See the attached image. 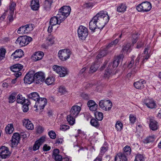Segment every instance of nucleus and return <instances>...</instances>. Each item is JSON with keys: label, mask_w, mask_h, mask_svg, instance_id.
Instances as JSON below:
<instances>
[{"label": "nucleus", "mask_w": 161, "mask_h": 161, "mask_svg": "<svg viewBox=\"0 0 161 161\" xmlns=\"http://www.w3.org/2000/svg\"><path fill=\"white\" fill-rule=\"evenodd\" d=\"M109 17L106 11H101L94 16L89 24V28L93 32L96 29L101 30L108 22Z\"/></svg>", "instance_id": "f257e3e1"}, {"label": "nucleus", "mask_w": 161, "mask_h": 161, "mask_svg": "<svg viewBox=\"0 0 161 161\" xmlns=\"http://www.w3.org/2000/svg\"><path fill=\"white\" fill-rule=\"evenodd\" d=\"M32 41V38L31 37L24 36L19 37L16 41V43L21 47H23L28 45Z\"/></svg>", "instance_id": "f03ea898"}, {"label": "nucleus", "mask_w": 161, "mask_h": 161, "mask_svg": "<svg viewBox=\"0 0 161 161\" xmlns=\"http://www.w3.org/2000/svg\"><path fill=\"white\" fill-rule=\"evenodd\" d=\"M151 8V4L147 2H143L136 7V9L138 11L143 12L149 11Z\"/></svg>", "instance_id": "7ed1b4c3"}, {"label": "nucleus", "mask_w": 161, "mask_h": 161, "mask_svg": "<svg viewBox=\"0 0 161 161\" xmlns=\"http://www.w3.org/2000/svg\"><path fill=\"white\" fill-rule=\"evenodd\" d=\"M71 54V52L69 50L62 49L59 51L58 56L60 60L64 61L69 59Z\"/></svg>", "instance_id": "20e7f679"}, {"label": "nucleus", "mask_w": 161, "mask_h": 161, "mask_svg": "<svg viewBox=\"0 0 161 161\" xmlns=\"http://www.w3.org/2000/svg\"><path fill=\"white\" fill-rule=\"evenodd\" d=\"M77 32L79 38L81 40H85L88 34L87 29L82 25L79 26Z\"/></svg>", "instance_id": "39448f33"}, {"label": "nucleus", "mask_w": 161, "mask_h": 161, "mask_svg": "<svg viewBox=\"0 0 161 161\" xmlns=\"http://www.w3.org/2000/svg\"><path fill=\"white\" fill-rule=\"evenodd\" d=\"M8 147L5 146H2L0 147V161L3 159L8 158L10 155Z\"/></svg>", "instance_id": "423d86ee"}, {"label": "nucleus", "mask_w": 161, "mask_h": 161, "mask_svg": "<svg viewBox=\"0 0 161 161\" xmlns=\"http://www.w3.org/2000/svg\"><path fill=\"white\" fill-rule=\"evenodd\" d=\"M28 97L30 99L36 101L34 107L37 108L38 107H40V97L39 94L36 92H32L27 95Z\"/></svg>", "instance_id": "0eeeda50"}, {"label": "nucleus", "mask_w": 161, "mask_h": 161, "mask_svg": "<svg viewBox=\"0 0 161 161\" xmlns=\"http://www.w3.org/2000/svg\"><path fill=\"white\" fill-rule=\"evenodd\" d=\"M99 105L101 108L105 111L110 110L112 106L111 102L109 100H101Z\"/></svg>", "instance_id": "6e6552de"}, {"label": "nucleus", "mask_w": 161, "mask_h": 161, "mask_svg": "<svg viewBox=\"0 0 161 161\" xmlns=\"http://www.w3.org/2000/svg\"><path fill=\"white\" fill-rule=\"evenodd\" d=\"M33 74L34 70H31L25 75L24 79L25 83L30 84L34 82Z\"/></svg>", "instance_id": "1a4fd4ad"}, {"label": "nucleus", "mask_w": 161, "mask_h": 161, "mask_svg": "<svg viewBox=\"0 0 161 161\" xmlns=\"http://www.w3.org/2000/svg\"><path fill=\"white\" fill-rule=\"evenodd\" d=\"M45 74L41 71V81L44 82L47 85L52 84L55 81L54 78L52 77H50L47 78L45 80Z\"/></svg>", "instance_id": "9d476101"}, {"label": "nucleus", "mask_w": 161, "mask_h": 161, "mask_svg": "<svg viewBox=\"0 0 161 161\" xmlns=\"http://www.w3.org/2000/svg\"><path fill=\"white\" fill-rule=\"evenodd\" d=\"M81 110L80 107L78 105H74L72 107L70 111V114L73 117H76Z\"/></svg>", "instance_id": "9b49d317"}, {"label": "nucleus", "mask_w": 161, "mask_h": 161, "mask_svg": "<svg viewBox=\"0 0 161 161\" xmlns=\"http://www.w3.org/2000/svg\"><path fill=\"white\" fill-rule=\"evenodd\" d=\"M20 139V135L19 133H14L12 137L11 140L12 147L16 146L19 143Z\"/></svg>", "instance_id": "f8f14e48"}, {"label": "nucleus", "mask_w": 161, "mask_h": 161, "mask_svg": "<svg viewBox=\"0 0 161 161\" xmlns=\"http://www.w3.org/2000/svg\"><path fill=\"white\" fill-rule=\"evenodd\" d=\"M123 58V56L122 55H120L117 56L115 58L113 63H111L112 64L110 68H112V70H113L114 69L116 68L119 64V63L122 61Z\"/></svg>", "instance_id": "ddd939ff"}, {"label": "nucleus", "mask_w": 161, "mask_h": 161, "mask_svg": "<svg viewBox=\"0 0 161 161\" xmlns=\"http://www.w3.org/2000/svg\"><path fill=\"white\" fill-rule=\"evenodd\" d=\"M107 48L108 46L104 49L101 50L97 56V58L98 59L103 57L108 53H110L112 51L113 48L108 49Z\"/></svg>", "instance_id": "4468645a"}, {"label": "nucleus", "mask_w": 161, "mask_h": 161, "mask_svg": "<svg viewBox=\"0 0 161 161\" xmlns=\"http://www.w3.org/2000/svg\"><path fill=\"white\" fill-rule=\"evenodd\" d=\"M143 103L148 108L152 109L155 108L156 104L152 99H147L144 100Z\"/></svg>", "instance_id": "2eb2a0df"}, {"label": "nucleus", "mask_w": 161, "mask_h": 161, "mask_svg": "<svg viewBox=\"0 0 161 161\" xmlns=\"http://www.w3.org/2000/svg\"><path fill=\"white\" fill-rule=\"evenodd\" d=\"M24 55L23 52L21 49H18L15 51L11 55V58L13 59L17 58H21Z\"/></svg>", "instance_id": "dca6fc26"}, {"label": "nucleus", "mask_w": 161, "mask_h": 161, "mask_svg": "<svg viewBox=\"0 0 161 161\" xmlns=\"http://www.w3.org/2000/svg\"><path fill=\"white\" fill-rule=\"evenodd\" d=\"M23 125L27 129L32 130L34 128V125L28 119H25L23 121Z\"/></svg>", "instance_id": "f3484780"}, {"label": "nucleus", "mask_w": 161, "mask_h": 161, "mask_svg": "<svg viewBox=\"0 0 161 161\" xmlns=\"http://www.w3.org/2000/svg\"><path fill=\"white\" fill-rule=\"evenodd\" d=\"M87 105L89 109L92 111H96L98 107V105L93 100H90L87 103Z\"/></svg>", "instance_id": "a211bd4d"}, {"label": "nucleus", "mask_w": 161, "mask_h": 161, "mask_svg": "<svg viewBox=\"0 0 161 161\" xmlns=\"http://www.w3.org/2000/svg\"><path fill=\"white\" fill-rule=\"evenodd\" d=\"M145 83V81L143 79H141L138 81L135 82L134 83V86L135 88L137 89H141L144 88V84Z\"/></svg>", "instance_id": "6ab92c4d"}, {"label": "nucleus", "mask_w": 161, "mask_h": 161, "mask_svg": "<svg viewBox=\"0 0 161 161\" xmlns=\"http://www.w3.org/2000/svg\"><path fill=\"white\" fill-rule=\"evenodd\" d=\"M59 10L65 15L68 16L70 14L71 9L70 7L65 6L61 7Z\"/></svg>", "instance_id": "aec40b11"}, {"label": "nucleus", "mask_w": 161, "mask_h": 161, "mask_svg": "<svg viewBox=\"0 0 161 161\" xmlns=\"http://www.w3.org/2000/svg\"><path fill=\"white\" fill-rule=\"evenodd\" d=\"M126 156L122 153H118L115 158V161H127Z\"/></svg>", "instance_id": "412c9836"}, {"label": "nucleus", "mask_w": 161, "mask_h": 161, "mask_svg": "<svg viewBox=\"0 0 161 161\" xmlns=\"http://www.w3.org/2000/svg\"><path fill=\"white\" fill-rule=\"evenodd\" d=\"M40 7L39 0H32L31 3V7L33 10H37Z\"/></svg>", "instance_id": "4be33fe9"}, {"label": "nucleus", "mask_w": 161, "mask_h": 161, "mask_svg": "<svg viewBox=\"0 0 161 161\" xmlns=\"http://www.w3.org/2000/svg\"><path fill=\"white\" fill-rule=\"evenodd\" d=\"M112 64V63H109L107 69L106 70L104 75V77L106 79H108L112 75L113 70H112V68H110Z\"/></svg>", "instance_id": "5701e85b"}, {"label": "nucleus", "mask_w": 161, "mask_h": 161, "mask_svg": "<svg viewBox=\"0 0 161 161\" xmlns=\"http://www.w3.org/2000/svg\"><path fill=\"white\" fill-rule=\"evenodd\" d=\"M23 67L21 64H14L11 67V70L14 72L20 71Z\"/></svg>", "instance_id": "b1692460"}, {"label": "nucleus", "mask_w": 161, "mask_h": 161, "mask_svg": "<svg viewBox=\"0 0 161 161\" xmlns=\"http://www.w3.org/2000/svg\"><path fill=\"white\" fill-rule=\"evenodd\" d=\"M53 2V0H45L43 6L44 10L46 11L49 10Z\"/></svg>", "instance_id": "393cba45"}, {"label": "nucleus", "mask_w": 161, "mask_h": 161, "mask_svg": "<svg viewBox=\"0 0 161 161\" xmlns=\"http://www.w3.org/2000/svg\"><path fill=\"white\" fill-rule=\"evenodd\" d=\"M157 124V122L155 120L153 119H150L149 124V127L150 129L153 130H157L158 128Z\"/></svg>", "instance_id": "a878e982"}, {"label": "nucleus", "mask_w": 161, "mask_h": 161, "mask_svg": "<svg viewBox=\"0 0 161 161\" xmlns=\"http://www.w3.org/2000/svg\"><path fill=\"white\" fill-rule=\"evenodd\" d=\"M61 23V22L57 18V16L51 18L50 21V25L52 26H54L57 24L59 25Z\"/></svg>", "instance_id": "bb28decb"}, {"label": "nucleus", "mask_w": 161, "mask_h": 161, "mask_svg": "<svg viewBox=\"0 0 161 161\" xmlns=\"http://www.w3.org/2000/svg\"><path fill=\"white\" fill-rule=\"evenodd\" d=\"M33 77L34 82L37 84H39L40 82V72H36L35 73L34 71Z\"/></svg>", "instance_id": "cd10ccee"}, {"label": "nucleus", "mask_w": 161, "mask_h": 161, "mask_svg": "<svg viewBox=\"0 0 161 161\" xmlns=\"http://www.w3.org/2000/svg\"><path fill=\"white\" fill-rule=\"evenodd\" d=\"M56 16L60 21L61 22V23L63 22L68 17L62 13V12L59 10L58 11V13Z\"/></svg>", "instance_id": "c85d7f7f"}, {"label": "nucleus", "mask_w": 161, "mask_h": 161, "mask_svg": "<svg viewBox=\"0 0 161 161\" xmlns=\"http://www.w3.org/2000/svg\"><path fill=\"white\" fill-rule=\"evenodd\" d=\"M122 34L119 35V36L118 38H117L114 40L111 43L109 44L108 46V49L111 48L113 46H115L118 42L119 40L121 38Z\"/></svg>", "instance_id": "c756f323"}, {"label": "nucleus", "mask_w": 161, "mask_h": 161, "mask_svg": "<svg viewBox=\"0 0 161 161\" xmlns=\"http://www.w3.org/2000/svg\"><path fill=\"white\" fill-rule=\"evenodd\" d=\"M14 128L13 124H8L5 128V131L7 133L11 134L14 131Z\"/></svg>", "instance_id": "7c9ffc66"}, {"label": "nucleus", "mask_w": 161, "mask_h": 161, "mask_svg": "<svg viewBox=\"0 0 161 161\" xmlns=\"http://www.w3.org/2000/svg\"><path fill=\"white\" fill-rule=\"evenodd\" d=\"M40 52L39 51L38 52H35L31 57V59L34 61H36L40 59Z\"/></svg>", "instance_id": "2f4dec72"}, {"label": "nucleus", "mask_w": 161, "mask_h": 161, "mask_svg": "<svg viewBox=\"0 0 161 161\" xmlns=\"http://www.w3.org/2000/svg\"><path fill=\"white\" fill-rule=\"evenodd\" d=\"M26 101L24 97H23L21 94H18L17 97L16 101L18 103L23 104L25 103Z\"/></svg>", "instance_id": "473e14b6"}, {"label": "nucleus", "mask_w": 161, "mask_h": 161, "mask_svg": "<svg viewBox=\"0 0 161 161\" xmlns=\"http://www.w3.org/2000/svg\"><path fill=\"white\" fill-rule=\"evenodd\" d=\"M98 120L95 119H92L90 121V124L92 125L96 128H98L100 126V124Z\"/></svg>", "instance_id": "72a5a7b5"}, {"label": "nucleus", "mask_w": 161, "mask_h": 161, "mask_svg": "<svg viewBox=\"0 0 161 161\" xmlns=\"http://www.w3.org/2000/svg\"><path fill=\"white\" fill-rule=\"evenodd\" d=\"M61 69V70H60V72L58 74L60 77H64L68 74V71L66 68L62 67Z\"/></svg>", "instance_id": "f704fd0d"}, {"label": "nucleus", "mask_w": 161, "mask_h": 161, "mask_svg": "<svg viewBox=\"0 0 161 161\" xmlns=\"http://www.w3.org/2000/svg\"><path fill=\"white\" fill-rule=\"evenodd\" d=\"M155 140V136L153 135L149 136L143 140V142L144 143H148L153 142Z\"/></svg>", "instance_id": "c9c22d12"}, {"label": "nucleus", "mask_w": 161, "mask_h": 161, "mask_svg": "<svg viewBox=\"0 0 161 161\" xmlns=\"http://www.w3.org/2000/svg\"><path fill=\"white\" fill-rule=\"evenodd\" d=\"M95 116L96 119L99 121H101L103 118V114L102 113L96 111L95 112Z\"/></svg>", "instance_id": "e433bc0d"}, {"label": "nucleus", "mask_w": 161, "mask_h": 161, "mask_svg": "<svg viewBox=\"0 0 161 161\" xmlns=\"http://www.w3.org/2000/svg\"><path fill=\"white\" fill-rule=\"evenodd\" d=\"M55 37L52 35L50 34L47 37L46 39V41L49 42L48 43L51 44H53L54 43Z\"/></svg>", "instance_id": "4c0bfd02"}, {"label": "nucleus", "mask_w": 161, "mask_h": 161, "mask_svg": "<svg viewBox=\"0 0 161 161\" xmlns=\"http://www.w3.org/2000/svg\"><path fill=\"white\" fill-rule=\"evenodd\" d=\"M126 7L125 4L121 3L119 5L117 8V11L119 12H124L125 10Z\"/></svg>", "instance_id": "58836bf2"}, {"label": "nucleus", "mask_w": 161, "mask_h": 161, "mask_svg": "<svg viewBox=\"0 0 161 161\" xmlns=\"http://www.w3.org/2000/svg\"><path fill=\"white\" fill-rule=\"evenodd\" d=\"M75 117H73L72 115L69 114L67 116V121L69 124L73 125L75 123Z\"/></svg>", "instance_id": "ea45409f"}, {"label": "nucleus", "mask_w": 161, "mask_h": 161, "mask_svg": "<svg viewBox=\"0 0 161 161\" xmlns=\"http://www.w3.org/2000/svg\"><path fill=\"white\" fill-rule=\"evenodd\" d=\"M131 149L130 147L128 146H126L124 148V152L122 153L126 155H130L131 153Z\"/></svg>", "instance_id": "a19ab883"}, {"label": "nucleus", "mask_w": 161, "mask_h": 161, "mask_svg": "<svg viewBox=\"0 0 161 161\" xmlns=\"http://www.w3.org/2000/svg\"><path fill=\"white\" fill-rule=\"evenodd\" d=\"M25 26L26 30V34L29 33L30 32L32 31L33 29V25H25Z\"/></svg>", "instance_id": "79ce46f5"}, {"label": "nucleus", "mask_w": 161, "mask_h": 161, "mask_svg": "<svg viewBox=\"0 0 161 161\" xmlns=\"http://www.w3.org/2000/svg\"><path fill=\"white\" fill-rule=\"evenodd\" d=\"M40 146V138L37 140L35 142L33 147V150L36 151L38 149Z\"/></svg>", "instance_id": "37998d69"}, {"label": "nucleus", "mask_w": 161, "mask_h": 161, "mask_svg": "<svg viewBox=\"0 0 161 161\" xmlns=\"http://www.w3.org/2000/svg\"><path fill=\"white\" fill-rule=\"evenodd\" d=\"M98 67L99 66L97 64H92L90 68V72L91 73H93L96 72Z\"/></svg>", "instance_id": "c03bdc74"}, {"label": "nucleus", "mask_w": 161, "mask_h": 161, "mask_svg": "<svg viewBox=\"0 0 161 161\" xmlns=\"http://www.w3.org/2000/svg\"><path fill=\"white\" fill-rule=\"evenodd\" d=\"M17 33L21 34H26L25 25L20 27L17 31Z\"/></svg>", "instance_id": "a18cd8bd"}, {"label": "nucleus", "mask_w": 161, "mask_h": 161, "mask_svg": "<svg viewBox=\"0 0 161 161\" xmlns=\"http://www.w3.org/2000/svg\"><path fill=\"white\" fill-rule=\"evenodd\" d=\"M47 103V99L45 98L41 97V108L43 109Z\"/></svg>", "instance_id": "49530a36"}, {"label": "nucleus", "mask_w": 161, "mask_h": 161, "mask_svg": "<svg viewBox=\"0 0 161 161\" xmlns=\"http://www.w3.org/2000/svg\"><path fill=\"white\" fill-rule=\"evenodd\" d=\"M123 127V124L119 121H117L115 124V127L117 131H120Z\"/></svg>", "instance_id": "de8ad7c7"}, {"label": "nucleus", "mask_w": 161, "mask_h": 161, "mask_svg": "<svg viewBox=\"0 0 161 161\" xmlns=\"http://www.w3.org/2000/svg\"><path fill=\"white\" fill-rule=\"evenodd\" d=\"M144 159L142 155L141 154H137L135 157L134 161H144Z\"/></svg>", "instance_id": "09e8293b"}, {"label": "nucleus", "mask_w": 161, "mask_h": 161, "mask_svg": "<svg viewBox=\"0 0 161 161\" xmlns=\"http://www.w3.org/2000/svg\"><path fill=\"white\" fill-rule=\"evenodd\" d=\"M16 6V4L15 3L13 2L10 3L9 9L10 10V12H13L14 13Z\"/></svg>", "instance_id": "8fccbe9b"}, {"label": "nucleus", "mask_w": 161, "mask_h": 161, "mask_svg": "<svg viewBox=\"0 0 161 161\" xmlns=\"http://www.w3.org/2000/svg\"><path fill=\"white\" fill-rule=\"evenodd\" d=\"M62 67L57 65H54L53 67V69L54 71L58 74L60 72V70H62Z\"/></svg>", "instance_id": "3c124183"}, {"label": "nucleus", "mask_w": 161, "mask_h": 161, "mask_svg": "<svg viewBox=\"0 0 161 161\" xmlns=\"http://www.w3.org/2000/svg\"><path fill=\"white\" fill-rule=\"evenodd\" d=\"M6 53V50L4 48L0 49V60L3 59Z\"/></svg>", "instance_id": "603ef678"}, {"label": "nucleus", "mask_w": 161, "mask_h": 161, "mask_svg": "<svg viewBox=\"0 0 161 161\" xmlns=\"http://www.w3.org/2000/svg\"><path fill=\"white\" fill-rule=\"evenodd\" d=\"M58 92L62 94H64L67 92L66 89L64 86H60L59 88Z\"/></svg>", "instance_id": "864d4df0"}, {"label": "nucleus", "mask_w": 161, "mask_h": 161, "mask_svg": "<svg viewBox=\"0 0 161 161\" xmlns=\"http://www.w3.org/2000/svg\"><path fill=\"white\" fill-rule=\"evenodd\" d=\"M48 134L50 137L53 139H55L56 137V134L55 132L53 130L49 131Z\"/></svg>", "instance_id": "5fc2aeb1"}, {"label": "nucleus", "mask_w": 161, "mask_h": 161, "mask_svg": "<svg viewBox=\"0 0 161 161\" xmlns=\"http://www.w3.org/2000/svg\"><path fill=\"white\" fill-rule=\"evenodd\" d=\"M130 120L132 124H134L136 119V117L133 115L130 114L129 116Z\"/></svg>", "instance_id": "6e6d98bb"}, {"label": "nucleus", "mask_w": 161, "mask_h": 161, "mask_svg": "<svg viewBox=\"0 0 161 161\" xmlns=\"http://www.w3.org/2000/svg\"><path fill=\"white\" fill-rule=\"evenodd\" d=\"M130 48V45L129 44H127L126 45L123 46L122 51L123 52H127L129 50Z\"/></svg>", "instance_id": "4d7b16f0"}, {"label": "nucleus", "mask_w": 161, "mask_h": 161, "mask_svg": "<svg viewBox=\"0 0 161 161\" xmlns=\"http://www.w3.org/2000/svg\"><path fill=\"white\" fill-rule=\"evenodd\" d=\"M9 102L10 103H12L14 102L16 100L15 97L14 96L11 95L8 98Z\"/></svg>", "instance_id": "13d9d810"}, {"label": "nucleus", "mask_w": 161, "mask_h": 161, "mask_svg": "<svg viewBox=\"0 0 161 161\" xmlns=\"http://www.w3.org/2000/svg\"><path fill=\"white\" fill-rule=\"evenodd\" d=\"M141 54H139L137 57L136 58V59L135 61V66L136 67L138 66V65L139 64V60L141 57Z\"/></svg>", "instance_id": "bf43d9fd"}, {"label": "nucleus", "mask_w": 161, "mask_h": 161, "mask_svg": "<svg viewBox=\"0 0 161 161\" xmlns=\"http://www.w3.org/2000/svg\"><path fill=\"white\" fill-rule=\"evenodd\" d=\"M134 58H135V56H133L132 57V59H131V60L130 61V63L128 64V67L129 68H131L132 67L133 65V64L134 63Z\"/></svg>", "instance_id": "052dcab7"}, {"label": "nucleus", "mask_w": 161, "mask_h": 161, "mask_svg": "<svg viewBox=\"0 0 161 161\" xmlns=\"http://www.w3.org/2000/svg\"><path fill=\"white\" fill-rule=\"evenodd\" d=\"M51 149V147L48 146L47 144H45L43 146L42 149L44 151H49Z\"/></svg>", "instance_id": "680f3d73"}, {"label": "nucleus", "mask_w": 161, "mask_h": 161, "mask_svg": "<svg viewBox=\"0 0 161 161\" xmlns=\"http://www.w3.org/2000/svg\"><path fill=\"white\" fill-rule=\"evenodd\" d=\"M14 14L13 12H10V15L8 16V18L10 22H12L14 20Z\"/></svg>", "instance_id": "e2e57ef3"}, {"label": "nucleus", "mask_w": 161, "mask_h": 161, "mask_svg": "<svg viewBox=\"0 0 161 161\" xmlns=\"http://www.w3.org/2000/svg\"><path fill=\"white\" fill-rule=\"evenodd\" d=\"M69 126L66 125H63L61 127L60 129L63 131H64L66 130L69 129Z\"/></svg>", "instance_id": "0e129e2a"}, {"label": "nucleus", "mask_w": 161, "mask_h": 161, "mask_svg": "<svg viewBox=\"0 0 161 161\" xmlns=\"http://www.w3.org/2000/svg\"><path fill=\"white\" fill-rule=\"evenodd\" d=\"M54 158V159L56 161H60L62 158L61 155H58L53 156Z\"/></svg>", "instance_id": "69168bd1"}, {"label": "nucleus", "mask_w": 161, "mask_h": 161, "mask_svg": "<svg viewBox=\"0 0 161 161\" xmlns=\"http://www.w3.org/2000/svg\"><path fill=\"white\" fill-rule=\"evenodd\" d=\"M28 104H24L22 107V109L24 112H27L28 110Z\"/></svg>", "instance_id": "338daca9"}, {"label": "nucleus", "mask_w": 161, "mask_h": 161, "mask_svg": "<svg viewBox=\"0 0 161 161\" xmlns=\"http://www.w3.org/2000/svg\"><path fill=\"white\" fill-rule=\"evenodd\" d=\"M137 35L134 34L132 36V42L134 44L137 41Z\"/></svg>", "instance_id": "774afa93"}]
</instances>
